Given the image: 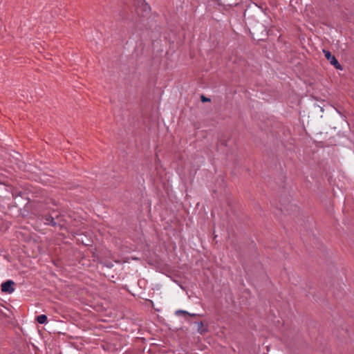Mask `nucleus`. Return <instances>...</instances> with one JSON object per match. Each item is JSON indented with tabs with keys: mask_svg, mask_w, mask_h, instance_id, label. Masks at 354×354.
<instances>
[{
	"mask_svg": "<svg viewBox=\"0 0 354 354\" xmlns=\"http://www.w3.org/2000/svg\"><path fill=\"white\" fill-rule=\"evenodd\" d=\"M15 285V282L12 280H7L6 281L1 283V291L3 292H6L11 294L15 291V288L13 286Z\"/></svg>",
	"mask_w": 354,
	"mask_h": 354,
	"instance_id": "f257e3e1",
	"label": "nucleus"
},
{
	"mask_svg": "<svg viewBox=\"0 0 354 354\" xmlns=\"http://www.w3.org/2000/svg\"><path fill=\"white\" fill-rule=\"evenodd\" d=\"M326 58L330 62V64L337 69H341V65L335 56L332 55L328 50H323Z\"/></svg>",
	"mask_w": 354,
	"mask_h": 354,
	"instance_id": "f03ea898",
	"label": "nucleus"
},
{
	"mask_svg": "<svg viewBox=\"0 0 354 354\" xmlns=\"http://www.w3.org/2000/svg\"><path fill=\"white\" fill-rule=\"evenodd\" d=\"M46 225H50L51 226H56L57 223L53 216L48 215L42 218Z\"/></svg>",
	"mask_w": 354,
	"mask_h": 354,
	"instance_id": "7ed1b4c3",
	"label": "nucleus"
},
{
	"mask_svg": "<svg viewBox=\"0 0 354 354\" xmlns=\"http://www.w3.org/2000/svg\"><path fill=\"white\" fill-rule=\"evenodd\" d=\"M37 322L40 324H44L47 322V316L45 315H40L36 317Z\"/></svg>",
	"mask_w": 354,
	"mask_h": 354,
	"instance_id": "20e7f679",
	"label": "nucleus"
},
{
	"mask_svg": "<svg viewBox=\"0 0 354 354\" xmlns=\"http://www.w3.org/2000/svg\"><path fill=\"white\" fill-rule=\"evenodd\" d=\"M198 326H199L198 330H199L200 333L201 334H204L207 331V329L206 328H203V322H200L198 324Z\"/></svg>",
	"mask_w": 354,
	"mask_h": 354,
	"instance_id": "39448f33",
	"label": "nucleus"
},
{
	"mask_svg": "<svg viewBox=\"0 0 354 354\" xmlns=\"http://www.w3.org/2000/svg\"><path fill=\"white\" fill-rule=\"evenodd\" d=\"M201 100L203 102H210L211 100L209 98V97H205V95H202L201 96Z\"/></svg>",
	"mask_w": 354,
	"mask_h": 354,
	"instance_id": "423d86ee",
	"label": "nucleus"
},
{
	"mask_svg": "<svg viewBox=\"0 0 354 354\" xmlns=\"http://www.w3.org/2000/svg\"><path fill=\"white\" fill-rule=\"evenodd\" d=\"M177 314L178 313H181V314H188L187 312L185 311V310H178L176 312Z\"/></svg>",
	"mask_w": 354,
	"mask_h": 354,
	"instance_id": "0eeeda50",
	"label": "nucleus"
},
{
	"mask_svg": "<svg viewBox=\"0 0 354 354\" xmlns=\"http://www.w3.org/2000/svg\"><path fill=\"white\" fill-rule=\"evenodd\" d=\"M149 9V6H148L147 4H145V5H144V10H145V11H147V10H148Z\"/></svg>",
	"mask_w": 354,
	"mask_h": 354,
	"instance_id": "6e6552de",
	"label": "nucleus"
},
{
	"mask_svg": "<svg viewBox=\"0 0 354 354\" xmlns=\"http://www.w3.org/2000/svg\"><path fill=\"white\" fill-rule=\"evenodd\" d=\"M93 261H95L96 256H95V253L93 254Z\"/></svg>",
	"mask_w": 354,
	"mask_h": 354,
	"instance_id": "1a4fd4ad",
	"label": "nucleus"
},
{
	"mask_svg": "<svg viewBox=\"0 0 354 354\" xmlns=\"http://www.w3.org/2000/svg\"><path fill=\"white\" fill-rule=\"evenodd\" d=\"M133 260H138V258H136V257H132L131 258Z\"/></svg>",
	"mask_w": 354,
	"mask_h": 354,
	"instance_id": "9d476101",
	"label": "nucleus"
}]
</instances>
